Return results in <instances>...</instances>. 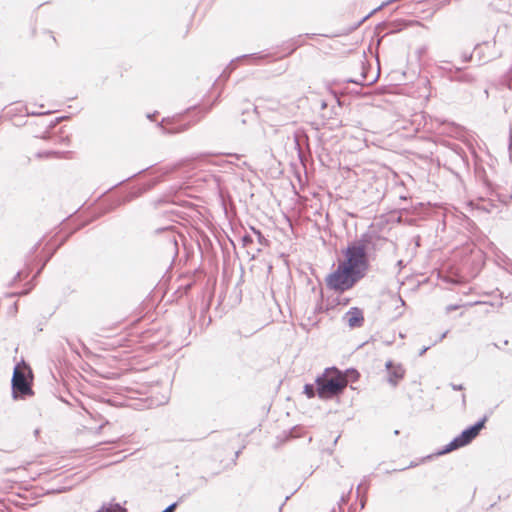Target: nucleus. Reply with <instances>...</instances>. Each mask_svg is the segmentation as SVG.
I'll list each match as a JSON object with an SVG mask.
<instances>
[{
	"label": "nucleus",
	"instance_id": "obj_2",
	"mask_svg": "<svg viewBox=\"0 0 512 512\" xmlns=\"http://www.w3.org/2000/svg\"><path fill=\"white\" fill-rule=\"evenodd\" d=\"M345 260L340 262L360 279L364 277L368 268L365 247L360 244L348 246L344 251Z\"/></svg>",
	"mask_w": 512,
	"mask_h": 512
},
{
	"label": "nucleus",
	"instance_id": "obj_8",
	"mask_svg": "<svg viewBox=\"0 0 512 512\" xmlns=\"http://www.w3.org/2000/svg\"><path fill=\"white\" fill-rule=\"evenodd\" d=\"M96 512H126L124 508H122L119 504L114 505H103Z\"/></svg>",
	"mask_w": 512,
	"mask_h": 512
},
{
	"label": "nucleus",
	"instance_id": "obj_20",
	"mask_svg": "<svg viewBox=\"0 0 512 512\" xmlns=\"http://www.w3.org/2000/svg\"><path fill=\"white\" fill-rule=\"evenodd\" d=\"M364 505H365V502H364V501H362V502H361V507L363 508V507H364Z\"/></svg>",
	"mask_w": 512,
	"mask_h": 512
},
{
	"label": "nucleus",
	"instance_id": "obj_16",
	"mask_svg": "<svg viewBox=\"0 0 512 512\" xmlns=\"http://www.w3.org/2000/svg\"><path fill=\"white\" fill-rule=\"evenodd\" d=\"M346 501H347V498H346L345 496H342V498H341V502H342V503H345Z\"/></svg>",
	"mask_w": 512,
	"mask_h": 512
},
{
	"label": "nucleus",
	"instance_id": "obj_12",
	"mask_svg": "<svg viewBox=\"0 0 512 512\" xmlns=\"http://www.w3.org/2000/svg\"><path fill=\"white\" fill-rule=\"evenodd\" d=\"M242 240L244 245H247L248 243H251L253 241L252 237L249 235H245Z\"/></svg>",
	"mask_w": 512,
	"mask_h": 512
},
{
	"label": "nucleus",
	"instance_id": "obj_15",
	"mask_svg": "<svg viewBox=\"0 0 512 512\" xmlns=\"http://www.w3.org/2000/svg\"><path fill=\"white\" fill-rule=\"evenodd\" d=\"M452 388H453L454 390H461V389H462V386H461V385H455V384H453V385H452Z\"/></svg>",
	"mask_w": 512,
	"mask_h": 512
},
{
	"label": "nucleus",
	"instance_id": "obj_10",
	"mask_svg": "<svg viewBox=\"0 0 512 512\" xmlns=\"http://www.w3.org/2000/svg\"><path fill=\"white\" fill-rule=\"evenodd\" d=\"M252 231L256 235L257 240H258L260 245H266L267 244V240L265 239V237L261 234V232L259 230H256L255 228H252Z\"/></svg>",
	"mask_w": 512,
	"mask_h": 512
},
{
	"label": "nucleus",
	"instance_id": "obj_18",
	"mask_svg": "<svg viewBox=\"0 0 512 512\" xmlns=\"http://www.w3.org/2000/svg\"><path fill=\"white\" fill-rule=\"evenodd\" d=\"M259 108H260V105H259V104H257V105L255 106V111H258V109H259Z\"/></svg>",
	"mask_w": 512,
	"mask_h": 512
},
{
	"label": "nucleus",
	"instance_id": "obj_6",
	"mask_svg": "<svg viewBox=\"0 0 512 512\" xmlns=\"http://www.w3.org/2000/svg\"><path fill=\"white\" fill-rule=\"evenodd\" d=\"M385 366L389 371L388 382L395 387L404 377L405 370L401 364L394 365L390 360L386 362Z\"/></svg>",
	"mask_w": 512,
	"mask_h": 512
},
{
	"label": "nucleus",
	"instance_id": "obj_1",
	"mask_svg": "<svg viewBox=\"0 0 512 512\" xmlns=\"http://www.w3.org/2000/svg\"><path fill=\"white\" fill-rule=\"evenodd\" d=\"M317 392L320 398L327 399L340 394L347 386L346 377L337 369H326L325 373L318 377Z\"/></svg>",
	"mask_w": 512,
	"mask_h": 512
},
{
	"label": "nucleus",
	"instance_id": "obj_17",
	"mask_svg": "<svg viewBox=\"0 0 512 512\" xmlns=\"http://www.w3.org/2000/svg\"><path fill=\"white\" fill-rule=\"evenodd\" d=\"M361 487H362V484L358 485V487H357V492L358 493L360 492Z\"/></svg>",
	"mask_w": 512,
	"mask_h": 512
},
{
	"label": "nucleus",
	"instance_id": "obj_7",
	"mask_svg": "<svg viewBox=\"0 0 512 512\" xmlns=\"http://www.w3.org/2000/svg\"><path fill=\"white\" fill-rule=\"evenodd\" d=\"M344 320L350 328L361 327L364 322L363 312L357 307H352L345 314Z\"/></svg>",
	"mask_w": 512,
	"mask_h": 512
},
{
	"label": "nucleus",
	"instance_id": "obj_9",
	"mask_svg": "<svg viewBox=\"0 0 512 512\" xmlns=\"http://www.w3.org/2000/svg\"><path fill=\"white\" fill-rule=\"evenodd\" d=\"M304 393L307 395L308 398L314 397V395H315L314 386L311 384H306L304 386Z\"/></svg>",
	"mask_w": 512,
	"mask_h": 512
},
{
	"label": "nucleus",
	"instance_id": "obj_11",
	"mask_svg": "<svg viewBox=\"0 0 512 512\" xmlns=\"http://www.w3.org/2000/svg\"><path fill=\"white\" fill-rule=\"evenodd\" d=\"M176 507H177V503H172L165 510H163L162 512H174Z\"/></svg>",
	"mask_w": 512,
	"mask_h": 512
},
{
	"label": "nucleus",
	"instance_id": "obj_19",
	"mask_svg": "<svg viewBox=\"0 0 512 512\" xmlns=\"http://www.w3.org/2000/svg\"><path fill=\"white\" fill-rule=\"evenodd\" d=\"M383 5L379 6L377 9H375L374 11H377L379 9H382Z\"/></svg>",
	"mask_w": 512,
	"mask_h": 512
},
{
	"label": "nucleus",
	"instance_id": "obj_13",
	"mask_svg": "<svg viewBox=\"0 0 512 512\" xmlns=\"http://www.w3.org/2000/svg\"><path fill=\"white\" fill-rule=\"evenodd\" d=\"M448 334V331H445L444 333L441 334V336L439 337L438 341H442Z\"/></svg>",
	"mask_w": 512,
	"mask_h": 512
},
{
	"label": "nucleus",
	"instance_id": "obj_14",
	"mask_svg": "<svg viewBox=\"0 0 512 512\" xmlns=\"http://www.w3.org/2000/svg\"><path fill=\"white\" fill-rule=\"evenodd\" d=\"M429 349V347H424L423 349H421V351L419 352V355L422 356L424 355V353Z\"/></svg>",
	"mask_w": 512,
	"mask_h": 512
},
{
	"label": "nucleus",
	"instance_id": "obj_4",
	"mask_svg": "<svg viewBox=\"0 0 512 512\" xmlns=\"http://www.w3.org/2000/svg\"><path fill=\"white\" fill-rule=\"evenodd\" d=\"M487 421V418L484 417L480 421H478L473 426L465 429L460 435L455 437L442 451V453H448L455 449H458L460 447H463L470 442H472L473 439L477 437L479 432L482 430V428L485 425V422Z\"/></svg>",
	"mask_w": 512,
	"mask_h": 512
},
{
	"label": "nucleus",
	"instance_id": "obj_3",
	"mask_svg": "<svg viewBox=\"0 0 512 512\" xmlns=\"http://www.w3.org/2000/svg\"><path fill=\"white\" fill-rule=\"evenodd\" d=\"M360 278L354 275L344 264L339 263L337 269L326 279L327 286L335 291L344 292L352 288Z\"/></svg>",
	"mask_w": 512,
	"mask_h": 512
},
{
	"label": "nucleus",
	"instance_id": "obj_5",
	"mask_svg": "<svg viewBox=\"0 0 512 512\" xmlns=\"http://www.w3.org/2000/svg\"><path fill=\"white\" fill-rule=\"evenodd\" d=\"M26 369L27 367L25 365L21 366L20 364H17L14 368L12 377V390L14 398H17L18 394L23 396L32 394L30 383L26 377Z\"/></svg>",
	"mask_w": 512,
	"mask_h": 512
}]
</instances>
